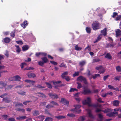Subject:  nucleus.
Masks as SVG:
<instances>
[{
  "instance_id": "nucleus-3",
  "label": "nucleus",
  "mask_w": 121,
  "mask_h": 121,
  "mask_svg": "<svg viewBox=\"0 0 121 121\" xmlns=\"http://www.w3.org/2000/svg\"><path fill=\"white\" fill-rule=\"evenodd\" d=\"M86 100H85L82 102V103L84 105L87 104L88 106L90 107L89 105H91L90 103L91 102V98L89 97H88L86 98Z\"/></svg>"
},
{
  "instance_id": "nucleus-56",
  "label": "nucleus",
  "mask_w": 121,
  "mask_h": 121,
  "mask_svg": "<svg viewBox=\"0 0 121 121\" xmlns=\"http://www.w3.org/2000/svg\"><path fill=\"white\" fill-rule=\"evenodd\" d=\"M79 72L78 71L75 72L73 74V77H75L77 76H78L79 75Z\"/></svg>"
},
{
  "instance_id": "nucleus-4",
  "label": "nucleus",
  "mask_w": 121,
  "mask_h": 121,
  "mask_svg": "<svg viewBox=\"0 0 121 121\" xmlns=\"http://www.w3.org/2000/svg\"><path fill=\"white\" fill-rule=\"evenodd\" d=\"M77 80L78 81H79L81 82L83 81V82L85 84H87V83L86 78L82 76H81L78 77L77 79Z\"/></svg>"
},
{
  "instance_id": "nucleus-57",
  "label": "nucleus",
  "mask_w": 121,
  "mask_h": 121,
  "mask_svg": "<svg viewBox=\"0 0 121 121\" xmlns=\"http://www.w3.org/2000/svg\"><path fill=\"white\" fill-rule=\"evenodd\" d=\"M2 117L4 118V119L5 120H7L8 119V116L7 115H2Z\"/></svg>"
},
{
  "instance_id": "nucleus-2",
  "label": "nucleus",
  "mask_w": 121,
  "mask_h": 121,
  "mask_svg": "<svg viewBox=\"0 0 121 121\" xmlns=\"http://www.w3.org/2000/svg\"><path fill=\"white\" fill-rule=\"evenodd\" d=\"M74 107H75V108L71 109L70 111L76 112V113H80L81 110L79 108L81 107V106L79 105H74Z\"/></svg>"
},
{
  "instance_id": "nucleus-28",
  "label": "nucleus",
  "mask_w": 121,
  "mask_h": 121,
  "mask_svg": "<svg viewBox=\"0 0 121 121\" xmlns=\"http://www.w3.org/2000/svg\"><path fill=\"white\" fill-rule=\"evenodd\" d=\"M15 106L16 107H17L19 106H23V105L22 103H19L17 102H15Z\"/></svg>"
},
{
  "instance_id": "nucleus-49",
  "label": "nucleus",
  "mask_w": 121,
  "mask_h": 121,
  "mask_svg": "<svg viewBox=\"0 0 121 121\" xmlns=\"http://www.w3.org/2000/svg\"><path fill=\"white\" fill-rule=\"evenodd\" d=\"M103 110H102L98 108H96L95 110V111L96 112L98 113L99 112L101 111L103 112Z\"/></svg>"
},
{
  "instance_id": "nucleus-1",
  "label": "nucleus",
  "mask_w": 121,
  "mask_h": 121,
  "mask_svg": "<svg viewBox=\"0 0 121 121\" xmlns=\"http://www.w3.org/2000/svg\"><path fill=\"white\" fill-rule=\"evenodd\" d=\"M92 27L93 30H96L101 28V25L97 21H95L92 24Z\"/></svg>"
},
{
  "instance_id": "nucleus-9",
  "label": "nucleus",
  "mask_w": 121,
  "mask_h": 121,
  "mask_svg": "<svg viewBox=\"0 0 121 121\" xmlns=\"http://www.w3.org/2000/svg\"><path fill=\"white\" fill-rule=\"evenodd\" d=\"M27 75L29 78H30L31 77L34 78L36 76L35 74V73L30 72H28L27 73Z\"/></svg>"
},
{
  "instance_id": "nucleus-14",
  "label": "nucleus",
  "mask_w": 121,
  "mask_h": 121,
  "mask_svg": "<svg viewBox=\"0 0 121 121\" xmlns=\"http://www.w3.org/2000/svg\"><path fill=\"white\" fill-rule=\"evenodd\" d=\"M32 114L33 116H37L39 115V113L38 111L35 110L33 111Z\"/></svg>"
},
{
  "instance_id": "nucleus-43",
  "label": "nucleus",
  "mask_w": 121,
  "mask_h": 121,
  "mask_svg": "<svg viewBox=\"0 0 121 121\" xmlns=\"http://www.w3.org/2000/svg\"><path fill=\"white\" fill-rule=\"evenodd\" d=\"M59 67H63L65 68H66L67 67L66 64L62 63H61L60 64L59 66Z\"/></svg>"
},
{
  "instance_id": "nucleus-27",
  "label": "nucleus",
  "mask_w": 121,
  "mask_h": 121,
  "mask_svg": "<svg viewBox=\"0 0 121 121\" xmlns=\"http://www.w3.org/2000/svg\"><path fill=\"white\" fill-rule=\"evenodd\" d=\"M15 46L16 47V51L17 52L19 53L21 51V50L20 49L19 46L15 45Z\"/></svg>"
},
{
  "instance_id": "nucleus-29",
  "label": "nucleus",
  "mask_w": 121,
  "mask_h": 121,
  "mask_svg": "<svg viewBox=\"0 0 121 121\" xmlns=\"http://www.w3.org/2000/svg\"><path fill=\"white\" fill-rule=\"evenodd\" d=\"M55 118H57L58 119H61L65 118V116H55Z\"/></svg>"
},
{
  "instance_id": "nucleus-40",
  "label": "nucleus",
  "mask_w": 121,
  "mask_h": 121,
  "mask_svg": "<svg viewBox=\"0 0 121 121\" xmlns=\"http://www.w3.org/2000/svg\"><path fill=\"white\" fill-rule=\"evenodd\" d=\"M78 90L75 88H71L70 90H69V92H74V91H77Z\"/></svg>"
},
{
  "instance_id": "nucleus-59",
  "label": "nucleus",
  "mask_w": 121,
  "mask_h": 121,
  "mask_svg": "<svg viewBox=\"0 0 121 121\" xmlns=\"http://www.w3.org/2000/svg\"><path fill=\"white\" fill-rule=\"evenodd\" d=\"M87 49L88 50L90 51L91 50V47L89 45H88L87 47L85 48V50H86V49Z\"/></svg>"
},
{
  "instance_id": "nucleus-22",
  "label": "nucleus",
  "mask_w": 121,
  "mask_h": 121,
  "mask_svg": "<svg viewBox=\"0 0 121 121\" xmlns=\"http://www.w3.org/2000/svg\"><path fill=\"white\" fill-rule=\"evenodd\" d=\"M41 59L44 63H47L48 61V60L46 57H42Z\"/></svg>"
},
{
  "instance_id": "nucleus-5",
  "label": "nucleus",
  "mask_w": 121,
  "mask_h": 121,
  "mask_svg": "<svg viewBox=\"0 0 121 121\" xmlns=\"http://www.w3.org/2000/svg\"><path fill=\"white\" fill-rule=\"evenodd\" d=\"M91 91L89 89L84 87L83 88V91L82 92V94L84 95L90 94L91 93Z\"/></svg>"
},
{
  "instance_id": "nucleus-46",
  "label": "nucleus",
  "mask_w": 121,
  "mask_h": 121,
  "mask_svg": "<svg viewBox=\"0 0 121 121\" xmlns=\"http://www.w3.org/2000/svg\"><path fill=\"white\" fill-rule=\"evenodd\" d=\"M62 82L61 81H59L56 82H53V83L54 85H55L57 84H59L60 83H61Z\"/></svg>"
},
{
  "instance_id": "nucleus-20",
  "label": "nucleus",
  "mask_w": 121,
  "mask_h": 121,
  "mask_svg": "<svg viewBox=\"0 0 121 121\" xmlns=\"http://www.w3.org/2000/svg\"><path fill=\"white\" fill-rule=\"evenodd\" d=\"M119 102L118 100H115L112 102L113 105L115 106H118L119 104Z\"/></svg>"
},
{
  "instance_id": "nucleus-47",
  "label": "nucleus",
  "mask_w": 121,
  "mask_h": 121,
  "mask_svg": "<svg viewBox=\"0 0 121 121\" xmlns=\"http://www.w3.org/2000/svg\"><path fill=\"white\" fill-rule=\"evenodd\" d=\"M63 79H65L67 81H69L70 80V78L69 76H66L65 78Z\"/></svg>"
},
{
  "instance_id": "nucleus-52",
  "label": "nucleus",
  "mask_w": 121,
  "mask_h": 121,
  "mask_svg": "<svg viewBox=\"0 0 121 121\" xmlns=\"http://www.w3.org/2000/svg\"><path fill=\"white\" fill-rule=\"evenodd\" d=\"M50 104H51L53 105H55L58 106V104L56 102L53 101H52L50 102Z\"/></svg>"
},
{
  "instance_id": "nucleus-21",
  "label": "nucleus",
  "mask_w": 121,
  "mask_h": 121,
  "mask_svg": "<svg viewBox=\"0 0 121 121\" xmlns=\"http://www.w3.org/2000/svg\"><path fill=\"white\" fill-rule=\"evenodd\" d=\"M68 73L67 71H65L61 75V78L63 79L65 78L66 77V75H67L68 74Z\"/></svg>"
},
{
  "instance_id": "nucleus-38",
  "label": "nucleus",
  "mask_w": 121,
  "mask_h": 121,
  "mask_svg": "<svg viewBox=\"0 0 121 121\" xmlns=\"http://www.w3.org/2000/svg\"><path fill=\"white\" fill-rule=\"evenodd\" d=\"M67 116L70 117H75V115L72 113H68Z\"/></svg>"
},
{
  "instance_id": "nucleus-23",
  "label": "nucleus",
  "mask_w": 121,
  "mask_h": 121,
  "mask_svg": "<svg viewBox=\"0 0 121 121\" xmlns=\"http://www.w3.org/2000/svg\"><path fill=\"white\" fill-rule=\"evenodd\" d=\"M86 63V62L85 60H83L81 61L79 63V65L81 67H82L85 65Z\"/></svg>"
},
{
  "instance_id": "nucleus-16",
  "label": "nucleus",
  "mask_w": 121,
  "mask_h": 121,
  "mask_svg": "<svg viewBox=\"0 0 121 121\" xmlns=\"http://www.w3.org/2000/svg\"><path fill=\"white\" fill-rule=\"evenodd\" d=\"M3 100L6 103H9L11 102L9 98L7 97H5L3 99Z\"/></svg>"
},
{
  "instance_id": "nucleus-34",
  "label": "nucleus",
  "mask_w": 121,
  "mask_h": 121,
  "mask_svg": "<svg viewBox=\"0 0 121 121\" xmlns=\"http://www.w3.org/2000/svg\"><path fill=\"white\" fill-rule=\"evenodd\" d=\"M54 107V106L53 105H52L50 104H48L46 106V108L47 109H49Z\"/></svg>"
},
{
  "instance_id": "nucleus-55",
  "label": "nucleus",
  "mask_w": 121,
  "mask_h": 121,
  "mask_svg": "<svg viewBox=\"0 0 121 121\" xmlns=\"http://www.w3.org/2000/svg\"><path fill=\"white\" fill-rule=\"evenodd\" d=\"M100 60L99 58H95L93 60V62H98L100 61Z\"/></svg>"
},
{
  "instance_id": "nucleus-10",
  "label": "nucleus",
  "mask_w": 121,
  "mask_h": 121,
  "mask_svg": "<svg viewBox=\"0 0 121 121\" xmlns=\"http://www.w3.org/2000/svg\"><path fill=\"white\" fill-rule=\"evenodd\" d=\"M37 94H38L37 95L39 97H41L43 98H45L46 97V96L43 93L38 92Z\"/></svg>"
},
{
  "instance_id": "nucleus-42",
  "label": "nucleus",
  "mask_w": 121,
  "mask_h": 121,
  "mask_svg": "<svg viewBox=\"0 0 121 121\" xmlns=\"http://www.w3.org/2000/svg\"><path fill=\"white\" fill-rule=\"evenodd\" d=\"M90 107H93L94 108H97L98 107V103L96 104H91V105H89Z\"/></svg>"
},
{
  "instance_id": "nucleus-48",
  "label": "nucleus",
  "mask_w": 121,
  "mask_h": 121,
  "mask_svg": "<svg viewBox=\"0 0 121 121\" xmlns=\"http://www.w3.org/2000/svg\"><path fill=\"white\" fill-rule=\"evenodd\" d=\"M99 118L100 119V120L102 121L103 118V116L101 114H99L98 115Z\"/></svg>"
},
{
  "instance_id": "nucleus-62",
  "label": "nucleus",
  "mask_w": 121,
  "mask_h": 121,
  "mask_svg": "<svg viewBox=\"0 0 121 121\" xmlns=\"http://www.w3.org/2000/svg\"><path fill=\"white\" fill-rule=\"evenodd\" d=\"M78 84L77 88L78 89H80L82 87V85L80 83H77Z\"/></svg>"
},
{
  "instance_id": "nucleus-19",
  "label": "nucleus",
  "mask_w": 121,
  "mask_h": 121,
  "mask_svg": "<svg viewBox=\"0 0 121 121\" xmlns=\"http://www.w3.org/2000/svg\"><path fill=\"white\" fill-rule=\"evenodd\" d=\"M114 45H115L113 43L110 44L109 43H108L106 44V47L107 48H111V47L112 48H113Z\"/></svg>"
},
{
  "instance_id": "nucleus-26",
  "label": "nucleus",
  "mask_w": 121,
  "mask_h": 121,
  "mask_svg": "<svg viewBox=\"0 0 121 121\" xmlns=\"http://www.w3.org/2000/svg\"><path fill=\"white\" fill-rule=\"evenodd\" d=\"M16 81H20L21 78L18 75H17L14 77Z\"/></svg>"
},
{
  "instance_id": "nucleus-63",
  "label": "nucleus",
  "mask_w": 121,
  "mask_h": 121,
  "mask_svg": "<svg viewBox=\"0 0 121 121\" xmlns=\"http://www.w3.org/2000/svg\"><path fill=\"white\" fill-rule=\"evenodd\" d=\"M103 67L101 65H100L99 66L96 67V69L97 70L101 69Z\"/></svg>"
},
{
  "instance_id": "nucleus-60",
  "label": "nucleus",
  "mask_w": 121,
  "mask_h": 121,
  "mask_svg": "<svg viewBox=\"0 0 121 121\" xmlns=\"http://www.w3.org/2000/svg\"><path fill=\"white\" fill-rule=\"evenodd\" d=\"M8 95V94L7 93H4L2 95H1L0 96V97L2 98H3L4 96L7 95Z\"/></svg>"
},
{
  "instance_id": "nucleus-25",
  "label": "nucleus",
  "mask_w": 121,
  "mask_h": 121,
  "mask_svg": "<svg viewBox=\"0 0 121 121\" xmlns=\"http://www.w3.org/2000/svg\"><path fill=\"white\" fill-rule=\"evenodd\" d=\"M88 114L89 115V117L91 118L94 119L95 117L91 113V111L89 110L88 112Z\"/></svg>"
},
{
  "instance_id": "nucleus-61",
  "label": "nucleus",
  "mask_w": 121,
  "mask_h": 121,
  "mask_svg": "<svg viewBox=\"0 0 121 121\" xmlns=\"http://www.w3.org/2000/svg\"><path fill=\"white\" fill-rule=\"evenodd\" d=\"M108 87L109 89L111 90H114V86H113L110 85H108Z\"/></svg>"
},
{
  "instance_id": "nucleus-51",
  "label": "nucleus",
  "mask_w": 121,
  "mask_h": 121,
  "mask_svg": "<svg viewBox=\"0 0 121 121\" xmlns=\"http://www.w3.org/2000/svg\"><path fill=\"white\" fill-rule=\"evenodd\" d=\"M0 85H1L2 86L4 87L6 86V84L3 81H0Z\"/></svg>"
},
{
  "instance_id": "nucleus-13",
  "label": "nucleus",
  "mask_w": 121,
  "mask_h": 121,
  "mask_svg": "<svg viewBox=\"0 0 121 121\" xmlns=\"http://www.w3.org/2000/svg\"><path fill=\"white\" fill-rule=\"evenodd\" d=\"M121 30L119 29H117L115 31L116 37L117 38L118 37L121 35Z\"/></svg>"
},
{
  "instance_id": "nucleus-12",
  "label": "nucleus",
  "mask_w": 121,
  "mask_h": 121,
  "mask_svg": "<svg viewBox=\"0 0 121 121\" xmlns=\"http://www.w3.org/2000/svg\"><path fill=\"white\" fill-rule=\"evenodd\" d=\"M27 118V117L26 116H20L17 117L16 118L18 120L22 121L26 119Z\"/></svg>"
},
{
  "instance_id": "nucleus-30",
  "label": "nucleus",
  "mask_w": 121,
  "mask_h": 121,
  "mask_svg": "<svg viewBox=\"0 0 121 121\" xmlns=\"http://www.w3.org/2000/svg\"><path fill=\"white\" fill-rule=\"evenodd\" d=\"M15 31L14 30L12 31L10 34V35L13 38H14L15 36Z\"/></svg>"
},
{
  "instance_id": "nucleus-54",
  "label": "nucleus",
  "mask_w": 121,
  "mask_h": 121,
  "mask_svg": "<svg viewBox=\"0 0 121 121\" xmlns=\"http://www.w3.org/2000/svg\"><path fill=\"white\" fill-rule=\"evenodd\" d=\"M38 64L39 65L42 66L44 63L42 61H40L38 62Z\"/></svg>"
},
{
  "instance_id": "nucleus-50",
  "label": "nucleus",
  "mask_w": 121,
  "mask_h": 121,
  "mask_svg": "<svg viewBox=\"0 0 121 121\" xmlns=\"http://www.w3.org/2000/svg\"><path fill=\"white\" fill-rule=\"evenodd\" d=\"M111 111V110L110 109L107 108L105 109L103 111V112L104 113H107Z\"/></svg>"
},
{
  "instance_id": "nucleus-31",
  "label": "nucleus",
  "mask_w": 121,
  "mask_h": 121,
  "mask_svg": "<svg viewBox=\"0 0 121 121\" xmlns=\"http://www.w3.org/2000/svg\"><path fill=\"white\" fill-rule=\"evenodd\" d=\"M26 93V92H24L22 91H20V92H17V93L18 94L22 95H25Z\"/></svg>"
},
{
  "instance_id": "nucleus-41",
  "label": "nucleus",
  "mask_w": 121,
  "mask_h": 121,
  "mask_svg": "<svg viewBox=\"0 0 121 121\" xmlns=\"http://www.w3.org/2000/svg\"><path fill=\"white\" fill-rule=\"evenodd\" d=\"M53 120L52 118L51 117H47L45 119V121H52Z\"/></svg>"
},
{
  "instance_id": "nucleus-7",
  "label": "nucleus",
  "mask_w": 121,
  "mask_h": 121,
  "mask_svg": "<svg viewBox=\"0 0 121 121\" xmlns=\"http://www.w3.org/2000/svg\"><path fill=\"white\" fill-rule=\"evenodd\" d=\"M60 102L63 104L68 105L69 104V102L66 100L64 98H62L61 99Z\"/></svg>"
},
{
  "instance_id": "nucleus-6",
  "label": "nucleus",
  "mask_w": 121,
  "mask_h": 121,
  "mask_svg": "<svg viewBox=\"0 0 121 121\" xmlns=\"http://www.w3.org/2000/svg\"><path fill=\"white\" fill-rule=\"evenodd\" d=\"M48 95L50 98L52 99H57L58 98V95L56 94L50 93L48 94Z\"/></svg>"
},
{
  "instance_id": "nucleus-53",
  "label": "nucleus",
  "mask_w": 121,
  "mask_h": 121,
  "mask_svg": "<svg viewBox=\"0 0 121 121\" xmlns=\"http://www.w3.org/2000/svg\"><path fill=\"white\" fill-rule=\"evenodd\" d=\"M26 63L25 62H23L20 65L21 68L22 69H23L25 65H26Z\"/></svg>"
},
{
  "instance_id": "nucleus-35",
  "label": "nucleus",
  "mask_w": 121,
  "mask_h": 121,
  "mask_svg": "<svg viewBox=\"0 0 121 121\" xmlns=\"http://www.w3.org/2000/svg\"><path fill=\"white\" fill-rule=\"evenodd\" d=\"M45 84L47 85L48 88L50 89L52 88V86L50 83L46 82H45Z\"/></svg>"
},
{
  "instance_id": "nucleus-45",
  "label": "nucleus",
  "mask_w": 121,
  "mask_h": 121,
  "mask_svg": "<svg viewBox=\"0 0 121 121\" xmlns=\"http://www.w3.org/2000/svg\"><path fill=\"white\" fill-rule=\"evenodd\" d=\"M44 116L43 115H41L38 117V118H39L40 121H43L44 119Z\"/></svg>"
},
{
  "instance_id": "nucleus-64",
  "label": "nucleus",
  "mask_w": 121,
  "mask_h": 121,
  "mask_svg": "<svg viewBox=\"0 0 121 121\" xmlns=\"http://www.w3.org/2000/svg\"><path fill=\"white\" fill-rule=\"evenodd\" d=\"M16 43L18 44L22 45L23 44L21 40H20L19 41H16Z\"/></svg>"
},
{
  "instance_id": "nucleus-17",
  "label": "nucleus",
  "mask_w": 121,
  "mask_h": 121,
  "mask_svg": "<svg viewBox=\"0 0 121 121\" xmlns=\"http://www.w3.org/2000/svg\"><path fill=\"white\" fill-rule=\"evenodd\" d=\"M28 25L27 21H24L21 24V26L23 27H25Z\"/></svg>"
},
{
  "instance_id": "nucleus-39",
  "label": "nucleus",
  "mask_w": 121,
  "mask_h": 121,
  "mask_svg": "<svg viewBox=\"0 0 121 121\" xmlns=\"http://www.w3.org/2000/svg\"><path fill=\"white\" fill-rule=\"evenodd\" d=\"M121 78V76L120 75L117 76L116 77H115L114 80L116 81H119L120 80V79Z\"/></svg>"
},
{
  "instance_id": "nucleus-8",
  "label": "nucleus",
  "mask_w": 121,
  "mask_h": 121,
  "mask_svg": "<svg viewBox=\"0 0 121 121\" xmlns=\"http://www.w3.org/2000/svg\"><path fill=\"white\" fill-rule=\"evenodd\" d=\"M107 30L106 28H104L103 30L100 31V32L102 35L104 36H106L107 35Z\"/></svg>"
},
{
  "instance_id": "nucleus-18",
  "label": "nucleus",
  "mask_w": 121,
  "mask_h": 121,
  "mask_svg": "<svg viewBox=\"0 0 121 121\" xmlns=\"http://www.w3.org/2000/svg\"><path fill=\"white\" fill-rule=\"evenodd\" d=\"M112 57L111 56L110 53H108L105 56V58H107L108 59H112Z\"/></svg>"
},
{
  "instance_id": "nucleus-58",
  "label": "nucleus",
  "mask_w": 121,
  "mask_h": 121,
  "mask_svg": "<svg viewBox=\"0 0 121 121\" xmlns=\"http://www.w3.org/2000/svg\"><path fill=\"white\" fill-rule=\"evenodd\" d=\"M107 115L109 117H111L113 116L112 112L108 113L107 114Z\"/></svg>"
},
{
  "instance_id": "nucleus-36",
  "label": "nucleus",
  "mask_w": 121,
  "mask_h": 121,
  "mask_svg": "<svg viewBox=\"0 0 121 121\" xmlns=\"http://www.w3.org/2000/svg\"><path fill=\"white\" fill-rule=\"evenodd\" d=\"M75 50L77 51H80L81 50L82 48L78 47V45H76L75 47Z\"/></svg>"
},
{
  "instance_id": "nucleus-11",
  "label": "nucleus",
  "mask_w": 121,
  "mask_h": 121,
  "mask_svg": "<svg viewBox=\"0 0 121 121\" xmlns=\"http://www.w3.org/2000/svg\"><path fill=\"white\" fill-rule=\"evenodd\" d=\"M102 37V35L101 34H100L99 35H98L97 38V39L96 40L94 41V43H95L99 41L101 39Z\"/></svg>"
},
{
  "instance_id": "nucleus-44",
  "label": "nucleus",
  "mask_w": 121,
  "mask_h": 121,
  "mask_svg": "<svg viewBox=\"0 0 121 121\" xmlns=\"http://www.w3.org/2000/svg\"><path fill=\"white\" fill-rule=\"evenodd\" d=\"M85 119V118L83 116H81L78 119V121H83Z\"/></svg>"
},
{
  "instance_id": "nucleus-32",
  "label": "nucleus",
  "mask_w": 121,
  "mask_h": 121,
  "mask_svg": "<svg viewBox=\"0 0 121 121\" xmlns=\"http://www.w3.org/2000/svg\"><path fill=\"white\" fill-rule=\"evenodd\" d=\"M105 70V69L103 67L99 71L98 73L100 74H101L104 72Z\"/></svg>"
},
{
  "instance_id": "nucleus-24",
  "label": "nucleus",
  "mask_w": 121,
  "mask_h": 121,
  "mask_svg": "<svg viewBox=\"0 0 121 121\" xmlns=\"http://www.w3.org/2000/svg\"><path fill=\"white\" fill-rule=\"evenodd\" d=\"M29 47L27 45H24L22 47V49L23 51H25L28 49Z\"/></svg>"
},
{
  "instance_id": "nucleus-37",
  "label": "nucleus",
  "mask_w": 121,
  "mask_h": 121,
  "mask_svg": "<svg viewBox=\"0 0 121 121\" xmlns=\"http://www.w3.org/2000/svg\"><path fill=\"white\" fill-rule=\"evenodd\" d=\"M86 30L87 33H91V29L90 27H86Z\"/></svg>"
},
{
  "instance_id": "nucleus-33",
  "label": "nucleus",
  "mask_w": 121,
  "mask_h": 121,
  "mask_svg": "<svg viewBox=\"0 0 121 121\" xmlns=\"http://www.w3.org/2000/svg\"><path fill=\"white\" fill-rule=\"evenodd\" d=\"M16 110L19 111H21L23 113L25 111L24 109L23 108H17Z\"/></svg>"
},
{
  "instance_id": "nucleus-15",
  "label": "nucleus",
  "mask_w": 121,
  "mask_h": 121,
  "mask_svg": "<svg viewBox=\"0 0 121 121\" xmlns=\"http://www.w3.org/2000/svg\"><path fill=\"white\" fill-rule=\"evenodd\" d=\"M4 42L6 43H9L11 41V39L9 37H6L3 39Z\"/></svg>"
}]
</instances>
